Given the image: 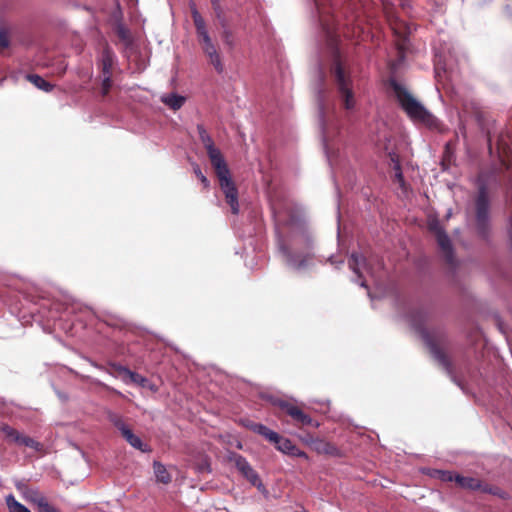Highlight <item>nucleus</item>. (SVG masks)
Instances as JSON below:
<instances>
[{"mask_svg": "<svg viewBox=\"0 0 512 512\" xmlns=\"http://www.w3.org/2000/svg\"><path fill=\"white\" fill-rule=\"evenodd\" d=\"M5 500L9 512H31L26 506L17 501L12 494H9Z\"/></svg>", "mask_w": 512, "mask_h": 512, "instance_id": "27", "label": "nucleus"}, {"mask_svg": "<svg viewBox=\"0 0 512 512\" xmlns=\"http://www.w3.org/2000/svg\"><path fill=\"white\" fill-rule=\"evenodd\" d=\"M90 364L95 367L96 369L100 370V371H103L105 373H107L108 375L110 376H116L112 371H110L108 368L104 367L103 365H100L92 360H89Z\"/></svg>", "mask_w": 512, "mask_h": 512, "instance_id": "40", "label": "nucleus"}, {"mask_svg": "<svg viewBox=\"0 0 512 512\" xmlns=\"http://www.w3.org/2000/svg\"><path fill=\"white\" fill-rule=\"evenodd\" d=\"M341 0H314L316 17L320 29L321 45L327 47L334 58L333 75L343 99L344 106L347 110L354 107V98L349 88L350 79L346 76L345 71L340 62L338 50V19L335 15Z\"/></svg>", "mask_w": 512, "mask_h": 512, "instance_id": "2", "label": "nucleus"}, {"mask_svg": "<svg viewBox=\"0 0 512 512\" xmlns=\"http://www.w3.org/2000/svg\"><path fill=\"white\" fill-rule=\"evenodd\" d=\"M440 69H442L443 71L447 70L446 57L442 51L436 50L435 51V71L437 74L439 73Z\"/></svg>", "mask_w": 512, "mask_h": 512, "instance_id": "31", "label": "nucleus"}, {"mask_svg": "<svg viewBox=\"0 0 512 512\" xmlns=\"http://www.w3.org/2000/svg\"><path fill=\"white\" fill-rule=\"evenodd\" d=\"M337 221L339 222L340 221V215L338 214L337 215ZM340 236V228L338 227V230H337V237L339 238Z\"/></svg>", "mask_w": 512, "mask_h": 512, "instance_id": "44", "label": "nucleus"}, {"mask_svg": "<svg viewBox=\"0 0 512 512\" xmlns=\"http://www.w3.org/2000/svg\"><path fill=\"white\" fill-rule=\"evenodd\" d=\"M481 492L497 496L498 498L503 499V500L510 499L509 493L504 491L503 489L499 488L498 486H493V485L483 483Z\"/></svg>", "mask_w": 512, "mask_h": 512, "instance_id": "23", "label": "nucleus"}, {"mask_svg": "<svg viewBox=\"0 0 512 512\" xmlns=\"http://www.w3.org/2000/svg\"><path fill=\"white\" fill-rule=\"evenodd\" d=\"M276 445V449L282 452L283 454L294 456V457H301L307 459V454L299 449L290 439L283 438L279 435V439L277 442H274Z\"/></svg>", "mask_w": 512, "mask_h": 512, "instance_id": "13", "label": "nucleus"}, {"mask_svg": "<svg viewBox=\"0 0 512 512\" xmlns=\"http://www.w3.org/2000/svg\"><path fill=\"white\" fill-rule=\"evenodd\" d=\"M368 296H369L371 299L373 298V297H372V295H371V293H370V291H368Z\"/></svg>", "mask_w": 512, "mask_h": 512, "instance_id": "46", "label": "nucleus"}, {"mask_svg": "<svg viewBox=\"0 0 512 512\" xmlns=\"http://www.w3.org/2000/svg\"><path fill=\"white\" fill-rule=\"evenodd\" d=\"M408 318L411 325L420 333L433 358L445 369L452 381L460 386L453 375L451 362L440 348L445 342L444 334L439 330L430 332L423 327L426 319V312L423 310L411 312Z\"/></svg>", "mask_w": 512, "mask_h": 512, "instance_id": "5", "label": "nucleus"}, {"mask_svg": "<svg viewBox=\"0 0 512 512\" xmlns=\"http://www.w3.org/2000/svg\"><path fill=\"white\" fill-rule=\"evenodd\" d=\"M122 436L125 438V440L135 449H138L142 452L148 451L147 445H145L140 437L135 435L132 430L127 427L121 432Z\"/></svg>", "mask_w": 512, "mask_h": 512, "instance_id": "19", "label": "nucleus"}, {"mask_svg": "<svg viewBox=\"0 0 512 512\" xmlns=\"http://www.w3.org/2000/svg\"><path fill=\"white\" fill-rule=\"evenodd\" d=\"M478 193L475 199V222L478 234L487 239L490 233V201L485 173L477 177Z\"/></svg>", "mask_w": 512, "mask_h": 512, "instance_id": "7", "label": "nucleus"}, {"mask_svg": "<svg viewBox=\"0 0 512 512\" xmlns=\"http://www.w3.org/2000/svg\"><path fill=\"white\" fill-rule=\"evenodd\" d=\"M102 76H103V79H102V94L103 95H107V93L109 92L110 88L112 87V79H111L112 75H102Z\"/></svg>", "mask_w": 512, "mask_h": 512, "instance_id": "35", "label": "nucleus"}, {"mask_svg": "<svg viewBox=\"0 0 512 512\" xmlns=\"http://www.w3.org/2000/svg\"><path fill=\"white\" fill-rule=\"evenodd\" d=\"M229 461L232 462L239 473L260 492L266 493L267 490L262 483L259 474L252 468L250 463L242 455L232 452L229 455Z\"/></svg>", "mask_w": 512, "mask_h": 512, "instance_id": "8", "label": "nucleus"}, {"mask_svg": "<svg viewBox=\"0 0 512 512\" xmlns=\"http://www.w3.org/2000/svg\"><path fill=\"white\" fill-rule=\"evenodd\" d=\"M388 155L390 157L391 162L393 163V170L395 171V180L400 184V186H403L404 177L398 156L394 152H388Z\"/></svg>", "mask_w": 512, "mask_h": 512, "instance_id": "24", "label": "nucleus"}, {"mask_svg": "<svg viewBox=\"0 0 512 512\" xmlns=\"http://www.w3.org/2000/svg\"><path fill=\"white\" fill-rule=\"evenodd\" d=\"M117 33H118V36L121 39H126L127 38V30L123 26H119L118 27Z\"/></svg>", "mask_w": 512, "mask_h": 512, "instance_id": "42", "label": "nucleus"}, {"mask_svg": "<svg viewBox=\"0 0 512 512\" xmlns=\"http://www.w3.org/2000/svg\"><path fill=\"white\" fill-rule=\"evenodd\" d=\"M440 474V479L445 482H452L455 481L454 477H457L458 474H455L450 471H438Z\"/></svg>", "mask_w": 512, "mask_h": 512, "instance_id": "36", "label": "nucleus"}, {"mask_svg": "<svg viewBox=\"0 0 512 512\" xmlns=\"http://www.w3.org/2000/svg\"><path fill=\"white\" fill-rule=\"evenodd\" d=\"M429 229L434 233L437 244L443 253L446 262L450 265L454 262V252L451 240L445 230L441 227L438 221H433L429 224Z\"/></svg>", "mask_w": 512, "mask_h": 512, "instance_id": "10", "label": "nucleus"}, {"mask_svg": "<svg viewBox=\"0 0 512 512\" xmlns=\"http://www.w3.org/2000/svg\"><path fill=\"white\" fill-rule=\"evenodd\" d=\"M221 28H222V40H223V42L227 46L232 48L234 46V37H233L232 30L229 28L228 22L225 23V26H221Z\"/></svg>", "mask_w": 512, "mask_h": 512, "instance_id": "32", "label": "nucleus"}, {"mask_svg": "<svg viewBox=\"0 0 512 512\" xmlns=\"http://www.w3.org/2000/svg\"><path fill=\"white\" fill-rule=\"evenodd\" d=\"M194 172L196 174V176L200 179V181L204 184L205 187H208L209 186V181L208 179L206 178V176L202 173L200 167L198 165H196L194 167Z\"/></svg>", "mask_w": 512, "mask_h": 512, "instance_id": "37", "label": "nucleus"}, {"mask_svg": "<svg viewBox=\"0 0 512 512\" xmlns=\"http://www.w3.org/2000/svg\"><path fill=\"white\" fill-rule=\"evenodd\" d=\"M275 225L277 254L285 266L296 272H304L317 263H330L339 269L343 258L332 254L325 258L316 251V245L302 208L292 201L279 199L271 201Z\"/></svg>", "mask_w": 512, "mask_h": 512, "instance_id": "1", "label": "nucleus"}, {"mask_svg": "<svg viewBox=\"0 0 512 512\" xmlns=\"http://www.w3.org/2000/svg\"><path fill=\"white\" fill-rule=\"evenodd\" d=\"M16 444L31 448L35 451H41L43 448V445L40 442L34 440L29 436H24L21 433Z\"/></svg>", "mask_w": 512, "mask_h": 512, "instance_id": "26", "label": "nucleus"}, {"mask_svg": "<svg viewBox=\"0 0 512 512\" xmlns=\"http://www.w3.org/2000/svg\"><path fill=\"white\" fill-rule=\"evenodd\" d=\"M275 405L284 410L298 424H301L303 426L319 425L318 423H315L308 414L304 413L297 406L287 401L277 400L275 402Z\"/></svg>", "mask_w": 512, "mask_h": 512, "instance_id": "11", "label": "nucleus"}, {"mask_svg": "<svg viewBox=\"0 0 512 512\" xmlns=\"http://www.w3.org/2000/svg\"><path fill=\"white\" fill-rule=\"evenodd\" d=\"M160 100L167 107L176 111V110H179L184 105L186 98L177 93H168V94L162 95Z\"/></svg>", "mask_w": 512, "mask_h": 512, "instance_id": "18", "label": "nucleus"}, {"mask_svg": "<svg viewBox=\"0 0 512 512\" xmlns=\"http://www.w3.org/2000/svg\"><path fill=\"white\" fill-rule=\"evenodd\" d=\"M107 418L120 432L128 427V425L125 424L122 416L113 411L107 412Z\"/></svg>", "mask_w": 512, "mask_h": 512, "instance_id": "30", "label": "nucleus"}, {"mask_svg": "<svg viewBox=\"0 0 512 512\" xmlns=\"http://www.w3.org/2000/svg\"><path fill=\"white\" fill-rule=\"evenodd\" d=\"M48 512H59V511L57 509H55L54 507H51Z\"/></svg>", "mask_w": 512, "mask_h": 512, "instance_id": "45", "label": "nucleus"}, {"mask_svg": "<svg viewBox=\"0 0 512 512\" xmlns=\"http://www.w3.org/2000/svg\"><path fill=\"white\" fill-rule=\"evenodd\" d=\"M389 85L406 115L416 123L423 124L429 129L440 130L442 123L419 100H417L396 79L390 78Z\"/></svg>", "mask_w": 512, "mask_h": 512, "instance_id": "4", "label": "nucleus"}, {"mask_svg": "<svg viewBox=\"0 0 512 512\" xmlns=\"http://www.w3.org/2000/svg\"><path fill=\"white\" fill-rule=\"evenodd\" d=\"M197 469L200 473L211 471L210 465L207 462L200 464Z\"/></svg>", "mask_w": 512, "mask_h": 512, "instance_id": "41", "label": "nucleus"}, {"mask_svg": "<svg viewBox=\"0 0 512 512\" xmlns=\"http://www.w3.org/2000/svg\"><path fill=\"white\" fill-rule=\"evenodd\" d=\"M349 269L356 275L352 281L358 283L361 287L367 288L364 274L375 278L373 269L368 260L360 253L352 252L348 260Z\"/></svg>", "mask_w": 512, "mask_h": 512, "instance_id": "9", "label": "nucleus"}, {"mask_svg": "<svg viewBox=\"0 0 512 512\" xmlns=\"http://www.w3.org/2000/svg\"><path fill=\"white\" fill-rule=\"evenodd\" d=\"M454 479L455 482L463 489H467L470 491H481L483 483L477 478L462 476L459 474L457 475V477H454Z\"/></svg>", "mask_w": 512, "mask_h": 512, "instance_id": "17", "label": "nucleus"}, {"mask_svg": "<svg viewBox=\"0 0 512 512\" xmlns=\"http://www.w3.org/2000/svg\"><path fill=\"white\" fill-rule=\"evenodd\" d=\"M116 56L109 46H105L99 59L102 75H112Z\"/></svg>", "mask_w": 512, "mask_h": 512, "instance_id": "16", "label": "nucleus"}, {"mask_svg": "<svg viewBox=\"0 0 512 512\" xmlns=\"http://www.w3.org/2000/svg\"><path fill=\"white\" fill-rule=\"evenodd\" d=\"M85 378H86L87 380H89L91 383H93V384H95V385H98V386H100V387L104 388L105 390H107V391H109V392H113V393H115V394H117V395H119V396H122V395H123L119 390H117V389H115V388H113V387H111V386H109V385L105 384L104 382H102V381H100V380H98V379H96V378H91V377H89V376H86Z\"/></svg>", "mask_w": 512, "mask_h": 512, "instance_id": "34", "label": "nucleus"}, {"mask_svg": "<svg viewBox=\"0 0 512 512\" xmlns=\"http://www.w3.org/2000/svg\"><path fill=\"white\" fill-rule=\"evenodd\" d=\"M199 139L207 151V155L211 161L216 175L219 179V185L223 191L226 202L231 208L233 214L239 213L238 191L230 177V171L222 156L220 150L214 145V142L202 124L197 125Z\"/></svg>", "mask_w": 512, "mask_h": 512, "instance_id": "3", "label": "nucleus"}, {"mask_svg": "<svg viewBox=\"0 0 512 512\" xmlns=\"http://www.w3.org/2000/svg\"><path fill=\"white\" fill-rule=\"evenodd\" d=\"M0 431L5 435V438L13 443H17L20 432H18L13 427L9 426L8 424H2L0 426Z\"/></svg>", "mask_w": 512, "mask_h": 512, "instance_id": "29", "label": "nucleus"}, {"mask_svg": "<svg viewBox=\"0 0 512 512\" xmlns=\"http://www.w3.org/2000/svg\"><path fill=\"white\" fill-rule=\"evenodd\" d=\"M319 81L321 82V84L324 82V72L322 71V69L319 70Z\"/></svg>", "mask_w": 512, "mask_h": 512, "instance_id": "43", "label": "nucleus"}, {"mask_svg": "<svg viewBox=\"0 0 512 512\" xmlns=\"http://www.w3.org/2000/svg\"><path fill=\"white\" fill-rule=\"evenodd\" d=\"M90 364L95 367L96 369L100 370V371H103L105 373H107L108 375L110 376H116L112 371H110L108 368L104 367L103 365H100L92 360H89Z\"/></svg>", "mask_w": 512, "mask_h": 512, "instance_id": "39", "label": "nucleus"}, {"mask_svg": "<svg viewBox=\"0 0 512 512\" xmlns=\"http://www.w3.org/2000/svg\"><path fill=\"white\" fill-rule=\"evenodd\" d=\"M108 366V369L116 375L114 376L115 378L121 377L122 380L127 383V376L131 371L129 368L115 362H110Z\"/></svg>", "mask_w": 512, "mask_h": 512, "instance_id": "25", "label": "nucleus"}, {"mask_svg": "<svg viewBox=\"0 0 512 512\" xmlns=\"http://www.w3.org/2000/svg\"><path fill=\"white\" fill-rule=\"evenodd\" d=\"M210 2L220 26H225V23H227L228 20L224 14L220 0H210Z\"/></svg>", "mask_w": 512, "mask_h": 512, "instance_id": "28", "label": "nucleus"}, {"mask_svg": "<svg viewBox=\"0 0 512 512\" xmlns=\"http://www.w3.org/2000/svg\"><path fill=\"white\" fill-rule=\"evenodd\" d=\"M29 498L34 504L37 505L39 512H48L52 507L48 503L46 497L36 490L30 491Z\"/></svg>", "mask_w": 512, "mask_h": 512, "instance_id": "20", "label": "nucleus"}, {"mask_svg": "<svg viewBox=\"0 0 512 512\" xmlns=\"http://www.w3.org/2000/svg\"><path fill=\"white\" fill-rule=\"evenodd\" d=\"M244 425L246 428H248L252 432H254L258 435H261L262 437H264L266 440H268L269 442H271L273 444H274V442H277L279 439V434L277 432L271 430L264 424L256 423V422L248 420L244 423Z\"/></svg>", "mask_w": 512, "mask_h": 512, "instance_id": "15", "label": "nucleus"}, {"mask_svg": "<svg viewBox=\"0 0 512 512\" xmlns=\"http://www.w3.org/2000/svg\"><path fill=\"white\" fill-rule=\"evenodd\" d=\"M153 469L155 477L158 482L168 484L171 481V476L168 473L166 467L162 463L154 461Z\"/></svg>", "mask_w": 512, "mask_h": 512, "instance_id": "21", "label": "nucleus"}, {"mask_svg": "<svg viewBox=\"0 0 512 512\" xmlns=\"http://www.w3.org/2000/svg\"><path fill=\"white\" fill-rule=\"evenodd\" d=\"M244 425L246 428H248L252 432H254L258 435H261L262 437H264L266 440H268L269 442H271L273 444H274V442H277L279 439V434L277 432L271 430L264 424L256 423V422L248 420L244 423Z\"/></svg>", "mask_w": 512, "mask_h": 512, "instance_id": "14", "label": "nucleus"}, {"mask_svg": "<svg viewBox=\"0 0 512 512\" xmlns=\"http://www.w3.org/2000/svg\"><path fill=\"white\" fill-rule=\"evenodd\" d=\"M189 8L193 18V22L196 29L198 41L202 47L204 54L208 57L209 62L213 65L217 73L221 74L224 71V65L222 63L220 54L206 28V23L201 14L199 13L197 6L194 1H189Z\"/></svg>", "mask_w": 512, "mask_h": 512, "instance_id": "6", "label": "nucleus"}, {"mask_svg": "<svg viewBox=\"0 0 512 512\" xmlns=\"http://www.w3.org/2000/svg\"><path fill=\"white\" fill-rule=\"evenodd\" d=\"M128 381L145 387L147 383V378L136 372L130 371L129 375L127 376V382Z\"/></svg>", "mask_w": 512, "mask_h": 512, "instance_id": "33", "label": "nucleus"}, {"mask_svg": "<svg viewBox=\"0 0 512 512\" xmlns=\"http://www.w3.org/2000/svg\"><path fill=\"white\" fill-rule=\"evenodd\" d=\"M324 91L319 88L317 91V102H318V117H319V126L322 133V140L324 143V150L328 157L329 162L331 161L328 146H327V132H326V122H325V107H324Z\"/></svg>", "mask_w": 512, "mask_h": 512, "instance_id": "12", "label": "nucleus"}, {"mask_svg": "<svg viewBox=\"0 0 512 512\" xmlns=\"http://www.w3.org/2000/svg\"><path fill=\"white\" fill-rule=\"evenodd\" d=\"M26 79L42 91L50 92L53 89L51 83L37 74H27Z\"/></svg>", "mask_w": 512, "mask_h": 512, "instance_id": "22", "label": "nucleus"}, {"mask_svg": "<svg viewBox=\"0 0 512 512\" xmlns=\"http://www.w3.org/2000/svg\"><path fill=\"white\" fill-rule=\"evenodd\" d=\"M9 44H10V42H9L6 31L3 29H0V46L2 48H7V47H9Z\"/></svg>", "mask_w": 512, "mask_h": 512, "instance_id": "38", "label": "nucleus"}]
</instances>
